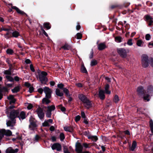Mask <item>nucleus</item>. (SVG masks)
I'll return each mask as SVG.
<instances>
[{
	"label": "nucleus",
	"instance_id": "59",
	"mask_svg": "<svg viewBox=\"0 0 153 153\" xmlns=\"http://www.w3.org/2000/svg\"><path fill=\"white\" fill-rule=\"evenodd\" d=\"M81 116L82 118H83L84 119H85V114L84 112L83 111H82L81 112Z\"/></svg>",
	"mask_w": 153,
	"mask_h": 153
},
{
	"label": "nucleus",
	"instance_id": "28",
	"mask_svg": "<svg viewBox=\"0 0 153 153\" xmlns=\"http://www.w3.org/2000/svg\"><path fill=\"white\" fill-rule=\"evenodd\" d=\"M136 146L137 143L135 141H134L132 143V146L130 148V149L132 151H134L136 147Z\"/></svg>",
	"mask_w": 153,
	"mask_h": 153
},
{
	"label": "nucleus",
	"instance_id": "42",
	"mask_svg": "<svg viewBox=\"0 0 153 153\" xmlns=\"http://www.w3.org/2000/svg\"><path fill=\"white\" fill-rule=\"evenodd\" d=\"M63 152L64 153H70L68 151L67 147L66 146H64L63 147Z\"/></svg>",
	"mask_w": 153,
	"mask_h": 153
},
{
	"label": "nucleus",
	"instance_id": "23",
	"mask_svg": "<svg viewBox=\"0 0 153 153\" xmlns=\"http://www.w3.org/2000/svg\"><path fill=\"white\" fill-rule=\"evenodd\" d=\"M13 9H14L16 10L17 12L20 14H23L25 13L22 11L18 7L16 6H13L12 7Z\"/></svg>",
	"mask_w": 153,
	"mask_h": 153
},
{
	"label": "nucleus",
	"instance_id": "1",
	"mask_svg": "<svg viewBox=\"0 0 153 153\" xmlns=\"http://www.w3.org/2000/svg\"><path fill=\"white\" fill-rule=\"evenodd\" d=\"M153 94V87L150 85L148 87L146 94H144L143 98L144 100L149 101L150 100V96Z\"/></svg>",
	"mask_w": 153,
	"mask_h": 153
},
{
	"label": "nucleus",
	"instance_id": "10",
	"mask_svg": "<svg viewBox=\"0 0 153 153\" xmlns=\"http://www.w3.org/2000/svg\"><path fill=\"white\" fill-rule=\"evenodd\" d=\"M29 121L30 123V125L29 126V128L30 130H34L36 129L37 127V125L35 122L31 120H29Z\"/></svg>",
	"mask_w": 153,
	"mask_h": 153
},
{
	"label": "nucleus",
	"instance_id": "52",
	"mask_svg": "<svg viewBox=\"0 0 153 153\" xmlns=\"http://www.w3.org/2000/svg\"><path fill=\"white\" fill-rule=\"evenodd\" d=\"M65 50H68L70 48L69 46L67 45H65L62 47Z\"/></svg>",
	"mask_w": 153,
	"mask_h": 153
},
{
	"label": "nucleus",
	"instance_id": "4",
	"mask_svg": "<svg viewBox=\"0 0 153 153\" xmlns=\"http://www.w3.org/2000/svg\"><path fill=\"white\" fill-rule=\"evenodd\" d=\"M10 113L9 116L7 115L10 119H15V118L17 117L19 113V110H15L13 109L9 112Z\"/></svg>",
	"mask_w": 153,
	"mask_h": 153
},
{
	"label": "nucleus",
	"instance_id": "60",
	"mask_svg": "<svg viewBox=\"0 0 153 153\" xmlns=\"http://www.w3.org/2000/svg\"><path fill=\"white\" fill-rule=\"evenodd\" d=\"M43 90L42 88H39L38 89V91L41 94H42L43 92Z\"/></svg>",
	"mask_w": 153,
	"mask_h": 153
},
{
	"label": "nucleus",
	"instance_id": "62",
	"mask_svg": "<svg viewBox=\"0 0 153 153\" xmlns=\"http://www.w3.org/2000/svg\"><path fill=\"white\" fill-rule=\"evenodd\" d=\"M10 100V104H11L12 103H14L16 101V100L14 98Z\"/></svg>",
	"mask_w": 153,
	"mask_h": 153
},
{
	"label": "nucleus",
	"instance_id": "35",
	"mask_svg": "<svg viewBox=\"0 0 153 153\" xmlns=\"http://www.w3.org/2000/svg\"><path fill=\"white\" fill-rule=\"evenodd\" d=\"M12 35L13 37H17L19 36V34L18 31H15L13 32Z\"/></svg>",
	"mask_w": 153,
	"mask_h": 153
},
{
	"label": "nucleus",
	"instance_id": "36",
	"mask_svg": "<svg viewBox=\"0 0 153 153\" xmlns=\"http://www.w3.org/2000/svg\"><path fill=\"white\" fill-rule=\"evenodd\" d=\"M6 77L7 78V79L8 80V81H10V82H13L14 81V79L13 78L9 76V75H7L6 76Z\"/></svg>",
	"mask_w": 153,
	"mask_h": 153
},
{
	"label": "nucleus",
	"instance_id": "20",
	"mask_svg": "<svg viewBox=\"0 0 153 153\" xmlns=\"http://www.w3.org/2000/svg\"><path fill=\"white\" fill-rule=\"evenodd\" d=\"M20 88V86L19 85L15 87L13 89H12V91L13 93H17L19 91Z\"/></svg>",
	"mask_w": 153,
	"mask_h": 153
},
{
	"label": "nucleus",
	"instance_id": "37",
	"mask_svg": "<svg viewBox=\"0 0 153 153\" xmlns=\"http://www.w3.org/2000/svg\"><path fill=\"white\" fill-rule=\"evenodd\" d=\"M25 106H27V108L29 110H30L33 107V105L30 103L25 104Z\"/></svg>",
	"mask_w": 153,
	"mask_h": 153
},
{
	"label": "nucleus",
	"instance_id": "3",
	"mask_svg": "<svg viewBox=\"0 0 153 153\" xmlns=\"http://www.w3.org/2000/svg\"><path fill=\"white\" fill-rule=\"evenodd\" d=\"M141 63L142 66L144 68H146L148 66V57L146 55L143 54L142 56Z\"/></svg>",
	"mask_w": 153,
	"mask_h": 153
},
{
	"label": "nucleus",
	"instance_id": "30",
	"mask_svg": "<svg viewBox=\"0 0 153 153\" xmlns=\"http://www.w3.org/2000/svg\"><path fill=\"white\" fill-rule=\"evenodd\" d=\"M63 91L67 97H70V94L68 90L66 88H64Z\"/></svg>",
	"mask_w": 153,
	"mask_h": 153
},
{
	"label": "nucleus",
	"instance_id": "49",
	"mask_svg": "<svg viewBox=\"0 0 153 153\" xmlns=\"http://www.w3.org/2000/svg\"><path fill=\"white\" fill-rule=\"evenodd\" d=\"M58 107L62 111H64L65 110V108L64 107H62L61 105H59Z\"/></svg>",
	"mask_w": 153,
	"mask_h": 153
},
{
	"label": "nucleus",
	"instance_id": "32",
	"mask_svg": "<svg viewBox=\"0 0 153 153\" xmlns=\"http://www.w3.org/2000/svg\"><path fill=\"white\" fill-rule=\"evenodd\" d=\"M143 42L141 40H138L137 42V45L139 47H141L143 46Z\"/></svg>",
	"mask_w": 153,
	"mask_h": 153
},
{
	"label": "nucleus",
	"instance_id": "25",
	"mask_svg": "<svg viewBox=\"0 0 153 153\" xmlns=\"http://www.w3.org/2000/svg\"><path fill=\"white\" fill-rule=\"evenodd\" d=\"M56 94L59 97H62L63 95V93L60 92V90L58 89L56 90Z\"/></svg>",
	"mask_w": 153,
	"mask_h": 153
},
{
	"label": "nucleus",
	"instance_id": "48",
	"mask_svg": "<svg viewBox=\"0 0 153 153\" xmlns=\"http://www.w3.org/2000/svg\"><path fill=\"white\" fill-rule=\"evenodd\" d=\"M40 137L38 135H36L34 138V141L35 142H36L38 141L40 139Z\"/></svg>",
	"mask_w": 153,
	"mask_h": 153
},
{
	"label": "nucleus",
	"instance_id": "41",
	"mask_svg": "<svg viewBox=\"0 0 153 153\" xmlns=\"http://www.w3.org/2000/svg\"><path fill=\"white\" fill-rule=\"evenodd\" d=\"M51 114V112L47 110L46 112V116L48 118H50Z\"/></svg>",
	"mask_w": 153,
	"mask_h": 153
},
{
	"label": "nucleus",
	"instance_id": "55",
	"mask_svg": "<svg viewBox=\"0 0 153 153\" xmlns=\"http://www.w3.org/2000/svg\"><path fill=\"white\" fill-rule=\"evenodd\" d=\"M34 90V88L33 86H31L29 88V91L30 93H32Z\"/></svg>",
	"mask_w": 153,
	"mask_h": 153
},
{
	"label": "nucleus",
	"instance_id": "27",
	"mask_svg": "<svg viewBox=\"0 0 153 153\" xmlns=\"http://www.w3.org/2000/svg\"><path fill=\"white\" fill-rule=\"evenodd\" d=\"M88 138L89 139H91L92 140L94 141H96L97 140L98 138L96 136H88Z\"/></svg>",
	"mask_w": 153,
	"mask_h": 153
},
{
	"label": "nucleus",
	"instance_id": "9",
	"mask_svg": "<svg viewBox=\"0 0 153 153\" xmlns=\"http://www.w3.org/2000/svg\"><path fill=\"white\" fill-rule=\"evenodd\" d=\"M44 90L46 94V97L48 98H50L52 93L51 90L48 87H45L44 88Z\"/></svg>",
	"mask_w": 153,
	"mask_h": 153
},
{
	"label": "nucleus",
	"instance_id": "57",
	"mask_svg": "<svg viewBox=\"0 0 153 153\" xmlns=\"http://www.w3.org/2000/svg\"><path fill=\"white\" fill-rule=\"evenodd\" d=\"M25 86L29 88L31 86L30 84L28 82H26L25 83Z\"/></svg>",
	"mask_w": 153,
	"mask_h": 153
},
{
	"label": "nucleus",
	"instance_id": "63",
	"mask_svg": "<svg viewBox=\"0 0 153 153\" xmlns=\"http://www.w3.org/2000/svg\"><path fill=\"white\" fill-rule=\"evenodd\" d=\"M7 98L9 100H12L14 99L13 96L12 95H10L9 97H7Z\"/></svg>",
	"mask_w": 153,
	"mask_h": 153
},
{
	"label": "nucleus",
	"instance_id": "19",
	"mask_svg": "<svg viewBox=\"0 0 153 153\" xmlns=\"http://www.w3.org/2000/svg\"><path fill=\"white\" fill-rule=\"evenodd\" d=\"M25 113L24 111H22L19 115V116H18V117L20 120L21 119L23 120L25 118Z\"/></svg>",
	"mask_w": 153,
	"mask_h": 153
},
{
	"label": "nucleus",
	"instance_id": "13",
	"mask_svg": "<svg viewBox=\"0 0 153 153\" xmlns=\"http://www.w3.org/2000/svg\"><path fill=\"white\" fill-rule=\"evenodd\" d=\"M18 151V149H13L11 147H10L6 150V153H16Z\"/></svg>",
	"mask_w": 153,
	"mask_h": 153
},
{
	"label": "nucleus",
	"instance_id": "29",
	"mask_svg": "<svg viewBox=\"0 0 153 153\" xmlns=\"http://www.w3.org/2000/svg\"><path fill=\"white\" fill-rule=\"evenodd\" d=\"M81 71L83 73H87V70L83 65H82L81 69Z\"/></svg>",
	"mask_w": 153,
	"mask_h": 153
},
{
	"label": "nucleus",
	"instance_id": "8",
	"mask_svg": "<svg viewBox=\"0 0 153 153\" xmlns=\"http://www.w3.org/2000/svg\"><path fill=\"white\" fill-rule=\"evenodd\" d=\"M117 52L123 57H125L127 56V53L125 49L123 48L118 49Z\"/></svg>",
	"mask_w": 153,
	"mask_h": 153
},
{
	"label": "nucleus",
	"instance_id": "54",
	"mask_svg": "<svg viewBox=\"0 0 153 153\" xmlns=\"http://www.w3.org/2000/svg\"><path fill=\"white\" fill-rule=\"evenodd\" d=\"M64 85L62 83H60L59 84H58L57 85V87L58 88H59L62 89L64 87Z\"/></svg>",
	"mask_w": 153,
	"mask_h": 153
},
{
	"label": "nucleus",
	"instance_id": "16",
	"mask_svg": "<svg viewBox=\"0 0 153 153\" xmlns=\"http://www.w3.org/2000/svg\"><path fill=\"white\" fill-rule=\"evenodd\" d=\"M99 96L101 100H103L105 98V93L104 91L100 90L99 91Z\"/></svg>",
	"mask_w": 153,
	"mask_h": 153
},
{
	"label": "nucleus",
	"instance_id": "31",
	"mask_svg": "<svg viewBox=\"0 0 153 153\" xmlns=\"http://www.w3.org/2000/svg\"><path fill=\"white\" fill-rule=\"evenodd\" d=\"M149 123L151 131L152 134H153V122L152 120L150 121Z\"/></svg>",
	"mask_w": 153,
	"mask_h": 153
},
{
	"label": "nucleus",
	"instance_id": "14",
	"mask_svg": "<svg viewBox=\"0 0 153 153\" xmlns=\"http://www.w3.org/2000/svg\"><path fill=\"white\" fill-rule=\"evenodd\" d=\"M78 97L79 99L83 103L88 99L85 96L82 94H79L78 95Z\"/></svg>",
	"mask_w": 153,
	"mask_h": 153
},
{
	"label": "nucleus",
	"instance_id": "11",
	"mask_svg": "<svg viewBox=\"0 0 153 153\" xmlns=\"http://www.w3.org/2000/svg\"><path fill=\"white\" fill-rule=\"evenodd\" d=\"M51 148L53 150L56 149L57 151H60L61 149V146L60 144L56 143L52 145Z\"/></svg>",
	"mask_w": 153,
	"mask_h": 153
},
{
	"label": "nucleus",
	"instance_id": "21",
	"mask_svg": "<svg viewBox=\"0 0 153 153\" xmlns=\"http://www.w3.org/2000/svg\"><path fill=\"white\" fill-rule=\"evenodd\" d=\"M109 88V86L108 84H106L105 88V91L106 94H111V91H109L108 90Z\"/></svg>",
	"mask_w": 153,
	"mask_h": 153
},
{
	"label": "nucleus",
	"instance_id": "46",
	"mask_svg": "<svg viewBox=\"0 0 153 153\" xmlns=\"http://www.w3.org/2000/svg\"><path fill=\"white\" fill-rule=\"evenodd\" d=\"M146 20V21H149L150 20L152 19V18L150 16L148 15H146L145 16Z\"/></svg>",
	"mask_w": 153,
	"mask_h": 153
},
{
	"label": "nucleus",
	"instance_id": "22",
	"mask_svg": "<svg viewBox=\"0 0 153 153\" xmlns=\"http://www.w3.org/2000/svg\"><path fill=\"white\" fill-rule=\"evenodd\" d=\"M145 149L146 151H147L150 153H153V148L151 146H148L145 148Z\"/></svg>",
	"mask_w": 153,
	"mask_h": 153
},
{
	"label": "nucleus",
	"instance_id": "34",
	"mask_svg": "<svg viewBox=\"0 0 153 153\" xmlns=\"http://www.w3.org/2000/svg\"><path fill=\"white\" fill-rule=\"evenodd\" d=\"M115 41L117 42H122V38L120 36H117L115 38Z\"/></svg>",
	"mask_w": 153,
	"mask_h": 153
},
{
	"label": "nucleus",
	"instance_id": "64",
	"mask_svg": "<svg viewBox=\"0 0 153 153\" xmlns=\"http://www.w3.org/2000/svg\"><path fill=\"white\" fill-rule=\"evenodd\" d=\"M41 30L45 35L46 36H48V34L45 32V30L42 28Z\"/></svg>",
	"mask_w": 153,
	"mask_h": 153
},
{
	"label": "nucleus",
	"instance_id": "12",
	"mask_svg": "<svg viewBox=\"0 0 153 153\" xmlns=\"http://www.w3.org/2000/svg\"><path fill=\"white\" fill-rule=\"evenodd\" d=\"M83 104L84 107L87 109H89L92 106V104L88 99L83 103Z\"/></svg>",
	"mask_w": 153,
	"mask_h": 153
},
{
	"label": "nucleus",
	"instance_id": "6",
	"mask_svg": "<svg viewBox=\"0 0 153 153\" xmlns=\"http://www.w3.org/2000/svg\"><path fill=\"white\" fill-rule=\"evenodd\" d=\"M75 151L77 153H82V152L83 147L81 144L78 142L76 143L75 145Z\"/></svg>",
	"mask_w": 153,
	"mask_h": 153
},
{
	"label": "nucleus",
	"instance_id": "39",
	"mask_svg": "<svg viewBox=\"0 0 153 153\" xmlns=\"http://www.w3.org/2000/svg\"><path fill=\"white\" fill-rule=\"evenodd\" d=\"M59 137L61 141H63L65 138V136L64 134L62 133H61L59 135Z\"/></svg>",
	"mask_w": 153,
	"mask_h": 153
},
{
	"label": "nucleus",
	"instance_id": "58",
	"mask_svg": "<svg viewBox=\"0 0 153 153\" xmlns=\"http://www.w3.org/2000/svg\"><path fill=\"white\" fill-rule=\"evenodd\" d=\"M80 118V117L79 115H77L76 117L75 120L76 122L79 121Z\"/></svg>",
	"mask_w": 153,
	"mask_h": 153
},
{
	"label": "nucleus",
	"instance_id": "26",
	"mask_svg": "<svg viewBox=\"0 0 153 153\" xmlns=\"http://www.w3.org/2000/svg\"><path fill=\"white\" fill-rule=\"evenodd\" d=\"M48 110L51 112L52 111H54L55 108V107L54 105H51V106H48L47 107Z\"/></svg>",
	"mask_w": 153,
	"mask_h": 153
},
{
	"label": "nucleus",
	"instance_id": "2",
	"mask_svg": "<svg viewBox=\"0 0 153 153\" xmlns=\"http://www.w3.org/2000/svg\"><path fill=\"white\" fill-rule=\"evenodd\" d=\"M47 75V73L45 71H42L39 73V78L42 83H45L47 82L48 79L46 77Z\"/></svg>",
	"mask_w": 153,
	"mask_h": 153
},
{
	"label": "nucleus",
	"instance_id": "56",
	"mask_svg": "<svg viewBox=\"0 0 153 153\" xmlns=\"http://www.w3.org/2000/svg\"><path fill=\"white\" fill-rule=\"evenodd\" d=\"M82 145L85 148H87L89 147V144H87V143H84L83 144V145Z\"/></svg>",
	"mask_w": 153,
	"mask_h": 153
},
{
	"label": "nucleus",
	"instance_id": "17",
	"mask_svg": "<svg viewBox=\"0 0 153 153\" xmlns=\"http://www.w3.org/2000/svg\"><path fill=\"white\" fill-rule=\"evenodd\" d=\"M143 87L141 86H139L137 88V91L140 96L141 95L143 91Z\"/></svg>",
	"mask_w": 153,
	"mask_h": 153
},
{
	"label": "nucleus",
	"instance_id": "40",
	"mask_svg": "<svg viewBox=\"0 0 153 153\" xmlns=\"http://www.w3.org/2000/svg\"><path fill=\"white\" fill-rule=\"evenodd\" d=\"M44 26L48 30L50 29L51 27V26L50 25V24L48 23H45L44 24Z\"/></svg>",
	"mask_w": 153,
	"mask_h": 153
},
{
	"label": "nucleus",
	"instance_id": "7",
	"mask_svg": "<svg viewBox=\"0 0 153 153\" xmlns=\"http://www.w3.org/2000/svg\"><path fill=\"white\" fill-rule=\"evenodd\" d=\"M10 120L7 121L6 125L7 126L11 127V129H14L13 126L15 125L16 123L15 119H10Z\"/></svg>",
	"mask_w": 153,
	"mask_h": 153
},
{
	"label": "nucleus",
	"instance_id": "43",
	"mask_svg": "<svg viewBox=\"0 0 153 153\" xmlns=\"http://www.w3.org/2000/svg\"><path fill=\"white\" fill-rule=\"evenodd\" d=\"M42 126H49L50 124L47 120H45L44 122L42 123Z\"/></svg>",
	"mask_w": 153,
	"mask_h": 153
},
{
	"label": "nucleus",
	"instance_id": "5",
	"mask_svg": "<svg viewBox=\"0 0 153 153\" xmlns=\"http://www.w3.org/2000/svg\"><path fill=\"white\" fill-rule=\"evenodd\" d=\"M37 114L38 117L40 119H43L45 116L43 109L40 107H39L35 112Z\"/></svg>",
	"mask_w": 153,
	"mask_h": 153
},
{
	"label": "nucleus",
	"instance_id": "44",
	"mask_svg": "<svg viewBox=\"0 0 153 153\" xmlns=\"http://www.w3.org/2000/svg\"><path fill=\"white\" fill-rule=\"evenodd\" d=\"M97 64V61L96 60H93L91 62L90 65L91 66H93L96 65Z\"/></svg>",
	"mask_w": 153,
	"mask_h": 153
},
{
	"label": "nucleus",
	"instance_id": "24",
	"mask_svg": "<svg viewBox=\"0 0 153 153\" xmlns=\"http://www.w3.org/2000/svg\"><path fill=\"white\" fill-rule=\"evenodd\" d=\"M15 108V106L14 105H12L11 106H10L9 107L7 108L5 110V113L7 114V115H9V112L10 111H11L12 110H13L12 109Z\"/></svg>",
	"mask_w": 153,
	"mask_h": 153
},
{
	"label": "nucleus",
	"instance_id": "47",
	"mask_svg": "<svg viewBox=\"0 0 153 153\" xmlns=\"http://www.w3.org/2000/svg\"><path fill=\"white\" fill-rule=\"evenodd\" d=\"M127 44L129 46H131L132 45L133 43L132 42V39H129L127 42Z\"/></svg>",
	"mask_w": 153,
	"mask_h": 153
},
{
	"label": "nucleus",
	"instance_id": "51",
	"mask_svg": "<svg viewBox=\"0 0 153 153\" xmlns=\"http://www.w3.org/2000/svg\"><path fill=\"white\" fill-rule=\"evenodd\" d=\"M4 74L7 75H10L11 72L10 70H6L4 71Z\"/></svg>",
	"mask_w": 153,
	"mask_h": 153
},
{
	"label": "nucleus",
	"instance_id": "38",
	"mask_svg": "<svg viewBox=\"0 0 153 153\" xmlns=\"http://www.w3.org/2000/svg\"><path fill=\"white\" fill-rule=\"evenodd\" d=\"M64 129L66 131L71 132L72 131V128L69 127H64Z\"/></svg>",
	"mask_w": 153,
	"mask_h": 153
},
{
	"label": "nucleus",
	"instance_id": "18",
	"mask_svg": "<svg viewBox=\"0 0 153 153\" xmlns=\"http://www.w3.org/2000/svg\"><path fill=\"white\" fill-rule=\"evenodd\" d=\"M48 97H45L42 100V102L43 104L47 105L51 102V101L49 100Z\"/></svg>",
	"mask_w": 153,
	"mask_h": 153
},
{
	"label": "nucleus",
	"instance_id": "53",
	"mask_svg": "<svg viewBox=\"0 0 153 153\" xmlns=\"http://www.w3.org/2000/svg\"><path fill=\"white\" fill-rule=\"evenodd\" d=\"M151 38L149 34H147L145 36V38L146 40H149Z\"/></svg>",
	"mask_w": 153,
	"mask_h": 153
},
{
	"label": "nucleus",
	"instance_id": "33",
	"mask_svg": "<svg viewBox=\"0 0 153 153\" xmlns=\"http://www.w3.org/2000/svg\"><path fill=\"white\" fill-rule=\"evenodd\" d=\"M6 53L8 54L12 55L14 53V51L11 49H8L6 50Z\"/></svg>",
	"mask_w": 153,
	"mask_h": 153
},
{
	"label": "nucleus",
	"instance_id": "61",
	"mask_svg": "<svg viewBox=\"0 0 153 153\" xmlns=\"http://www.w3.org/2000/svg\"><path fill=\"white\" fill-rule=\"evenodd\" d=\"M30 68L31 70L33 72H34L35 70L33 68V67L32 64L30 65Z\"/></svg>",
	"mask_w": 153,
	"mask_h": 153
},
{
	"label": "nucleus",
	"instance_id": "45",
	"mask_svg": "<svg viewBox=\"0 0 153 153\" xmlns=\"http://www.w3.org/2000/svg\"><path fill=\"white\" fill-rule=\"evenodd\" d=\"M119 100V98L117 95H115L114 98V101L115 103H117Z\"/></svg>",
	"mask_w": 153,
	"mask_h": 153
},
{
	"label": "nucleus",
	"instance_id": "15",
	"mask_svg": "<svg viewBox=\"0 0 153 153\" xmlns=\"http://www.w3.org/2000/svg\"><path fill=\"white\" fill-rule=\"evenodd\" d=\"M106 48V46L105 43H102L98 45V49L99 50H102Z\"/></svg>",
	"mask_w": 153,
	"mask_h": 153
},
{
	"label": "nucleus",
	"instance_id": "50",
	"mask_svg": "<svg viewBox=\"0 0 153 153\" xmlns=\"http://www.w3.org/2000/svg\"><path fill=\"white\" fill-rule=\"evenodd\" d=\"M77 39H81L82 37V34L80 33H78L76 34Z\"/></svg>",
	"mask_w": 153,
	"mask_h": 153
}]
</instances>
